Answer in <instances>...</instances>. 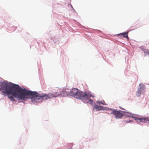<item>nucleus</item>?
I'll list each match as a JSON object with an SVG mask.
<instances>
[{"instance_id":"nucleus-1","label":"nucleus","mask_w":149,"mask_h":149,"mask_svg":"<svg viewBox=\"0 0 149 149\" xmlns=\"http://www.w3.org/2000/svg\"><path fill=\"white\" fill-rule=\"evenodd\" d=\"M2 90L3 94H7L8 98L11 101L15 100L13 96L19 100H24L28 99L29 91L25 88L22 89L19 85L4 82H0V90Z\"/></svg>"},{"instance_id":"nucleus-2","label":"nucleus","mask_w":149,"mask_h":149,"mask_svg":"<svg viewBox=\"0 0 149 149\" xmlns=\"http://www.w3.org/2000/svg\"><path fill=\"white\" fill-rule=\"evenodd\" d=\"M66 91L61 92L60 93L57 92L53 94L49 93L46 94H39L36 92H33L29 91V96H30L31 101L36 102H40L42 100H47L51 98L54 97H57L59 96L65 97L67 94Z\"/></svg>"},{"instance_id":"nucleus-3","label":"nucleus","mask_w":149,"mask_h":149,"mask_svg":"<svg viewBox=\"0 0 149 149\" xmlns=\"http://www.w3.org/2000/svg\"><path fill=\"white\" fill-rule=\"evenodd\" d=\"M67 94L66 95H69L72 97L77 98H78L82 100V98L83 92L82 91H79L78 89L73 88L70 92L67 93L66 91V93Z\"/></svg>"},{"instance_id":"nucleus-4","label":"nucleus","mask_w":149,"mask_h":149,"mask_svg":"<svg viewBox=\"0 0 149 149\" xmlns=\"http://www.w3.org/2000/svg\"><path fill=\"white\" fill-rule=\"evenodd\" d=\"M83 96L82 101L84 103H86L89 102L91 104H93V100L89 98V97H93L94 96L88 93L84 92L83 94Z\"/></svg>"},{"instance_id":"nucleus-5","label":"nucleus","mask_w":149,"mask_h":149,"mask_svg":"<svg viewBox=\"0 0 149 149\" xmlns=\"http://www.w3.org/2000/svg\"><path fill=\"white\" fill-rule=\"evenodd\" d=\"M123 112L113 109L112 110L111 114H113L116 119H120L123 116L124 114Z\"/></svg>"},{"instance_id":"nucleus-6","label":"nucleus","mask_w":149,"mask_h":149,"mask_svg":"<svg viewBox=\"0 0 149 149\" xmlns=\"http://www.w3.org/2000/svg\"><path fill=\"white\" fill-rule=\"evenodd\" d=\"M140 88L138 89L136 93V95L137 97L140 96L141 94H143L144 93V90L145 85H143L142 83H140L139 84Z\"/></svg>"},{"instance_id":"nucleus-7","label":"nucleus","mask_w":149,"mask_h":149,"mask_svg":"<svg viewBox=\"0 0 149 149\" xmlns=\"http://www.w3.org/2000/svg\"><path fill=\"white\" fill-rule=\"evenodd\" d=\"M103 108L102 106H99L96 105H95L93 107L94 109L97 111L102 109Z\"/></svg>"},{"instance_id":"nucleus-8","label":"nucleus","mask_w":149,"mask_h":149,"mask_svg":"<svg viewBox=\"0 0 149 149\" xmlns=\"http://www.w3.org/2000/svg\"><path fill=\"white\" fill-rule=\"evenodd\" d=\"M128 32H124L122 33H120V34H118V35H123V36L124 38H126L127 39H129V38L128 36Z\"/></svg>"},{"instance_id":"nucleus-9","label":"nucleus","mask_w":149,"mask_h":149,"mask_svg":"<svg viewBox=\"0 0 149 149\" xmlns=\"http://www.w3.org/2000/svg\"><path fill=\"white\" fill-rule=\"evenodd\" d=\"M142 122L144 123H147L149 122V118L146 117V118H142Z\"/></svg>"},{"instance_id":"nucleus-10","label":"nucleus","mask_w":149,"mask_h":149,"mask_svg":"<svg viewBox=\"0 0 149 149\" xmlns=\"http://www.w3.org/2000/svg\"><path fill=\"white\" fill-rule=\"evenodd\" d=\"M134 118L135 120H137V121L138 122H142V118Z\"/></svg>"},{"instance_id":"nucleus-11","label":"nucleus","mask_w":149,"mask_h":149,"mask_svg":"<svg viewBox=\"0 0 149 149\" xmlns=\"http://www.w3.org/2000/svg\"><path fill=\"white\" fill-rule=\"evenodd\" d=\"M140 48L144 52L146 51L147 49L144 48V47L141 46L140 47Z\"/></svg>"},{"instance_id":"nucleus-12","label":"nucleus","mask_w":149,"mask_h":149,"mask_svg":"<svg viewBox=\"0 0 149 149\" xmlns=\"http://www.w3.org/2000/svg\"><path fill=\"white\" fill-rule=\"evenodd\" d=\"M97 103L99 104H102L103 105H106V104L104 103L102 101H97Z\"/></svg>"},{"instance_id":"nucleus-13","label":"nucleus","mask_w":149,"mask_h":149,"mask_svg":"<svg viewBox=\"0 0 149 149\" xmlns=\"http://www.w3.org/2000/svg\"><path fill=\"white\" fill-rule=\"evenodd\" d=\"M144 53L148 54L149 55V50L147 49L146 51L144 52Z\"/></svg>"},{"instance_id":"nucleus-14","label":"nucleus","mask_w":149,"mask_h":149,"mask_svg":"<svg viewBox=\"0 0 149 149\" xmlns=\"http://www.w3.org/2000/svg\"><path fill=\"white\" fill-rule=\"evenodd\" d=\"M67 146L68 147L70 146L71 147V148L72 146V144L71 143L68 144H67Z\"/></svg>"},{"instance_id":"nucleus-15","label":"nucleus","mask_w":149,"mask_h":149,"mask_svg":"<svg viewBox=\"0 0 149 149\" xmlns=\"http://www.w3.org/2000/svg\"><path fill=\"white\" fill-rule=\"evenodd\" d=\"M120 109H123V110H125V109H124L123 108H121V107H120Z\"/></svg>"}]
</instances>
